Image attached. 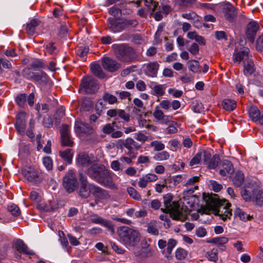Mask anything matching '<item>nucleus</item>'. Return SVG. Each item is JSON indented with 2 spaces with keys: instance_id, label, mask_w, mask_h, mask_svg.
Returning a JSON list of instances; mask_svg holds the SVG:
<instances>
[{
  "instance_id": "f8f14e48",
  "label": "nucleus",
  "mask_w": 263,
  "mask_h": 263,
  "mask_svg": "<svg viewBox=\"0 0 263 263\" xmlns=\"http://www.w3.org/2000/svg\"><path fill=\"white\" fill-rule=\"evenodd\" d=\"M102 65L104 69L111 72L117 71L121 67L120 63L109 57L102 58Z\"/></svg>"
},
{
  "instance_id": "3c124183",
  "label": "nucleus",
  "mask_w": 263,
  "mask_h": 263,
  "mask_svg": "<svg viewBox=\"0 0 263 263\" xmlns=\"http://www.w3.org/2000/svg\"><path fill=\"white\" fill-rule=\"evenodd\" d=\"M159 108H161L164 111L171 110V101L168 100H163L161 101L159 104V106H158Z\"/></svg>"
},
{
  "instance_id": "37998d69",
  "label": "nucleus",
  "mask_w": 263,
  "mask_h": 263,
  "mask_svg": "<svg viewBox=\"0 0 263 263\" xmlns=\"http://www.w3.org/2000/svg\"><path fill=\"white\" fill-rule=\"evenodd\" d=\"M189 69L193 73H197L199 71L200 65L198 61L193 60L189 61Z\"/></svg>"
},
{
  "instance_id": "c756f323",
  "label": "nucleus",
  "mask_w": 263,
  "mask_h": 263,
  "mask_svg": "<svg viewBox=\"0 0 263 263\" xmlns=\"http://www.w3.org/2000/svg\"><path fill=\"white\" fill-rule=\"evenodd\" d=\"M252 201L259 206L263 205V190H254L252 191Z\"/></svg>"
},
{
  "instance_id": "20e7f679",
  "label": "nucleus",
  "mask_w": 263,
  "mask_h": 263,
  "mask_svg": "<svg viewBox=\"0 0 263 263\" xmlns=\"http://www.w3.org/2000/svg\"><path fill=\"white\" fill-rule=\"evenodd\" d=\"M117 233L120 241L126 247H136L139 243L140 234L136 230L122 226L118 229Z\"/></svg>"
},
{
  "instance_id": "6e6d98bb",
  "label": "nucleus",
  "mask_w": 263,
  "mask_h": 263,
  "mask_svg": "<svg viewBox=\"0 0 263 263\" xmlns=\"http://www.w3.org/2000/svg\"><path fill=\"white\" fill-rule=\"evenodd\" d=\"M89 51V48L88 47L81 46L78 48L76 50L77 54L78 56L81 58L85 57Z\"/></svg>"
},
{
  "instance_id": "e2e57ef3",
  "label": "nucleus",
  "mask_w": 263,
  "mask_h": 263,
  "mask_svg": "<svg viewBox=\"0 0 263 263\" xmlns=\"http://www.w3.org/2000/svg\"><path fill=\"white\" fill-rule=\"evenodd\" d=\"M187 255L186 252L183 249H178L176 251V257L178 259H183L185 258Z\"/></svg>"
},
{
  "instance_id": "5fc2aeb1",
  "label": "nucleus",
  "mask_w": 263,
  "mask_h": 263,
  "mask_svg": "<svg viewBox=\"0 0 263 263\" xmlns=\"http://www.w3.org/2000/svg\"><path fill=\"white\" fill-rule=\"evenodd\" d=\"M82 106L84 109L88 111L93 107L92 102L88 98H85L82 102Z\"/></svg>"
},
{
  "instance_id": "f704fd0d",
  "label": "nucleus",
  "mask_w": 263,
  "mask_h": 263,
  "mask_svg": "<svg viewBox=\"0 0 263 263\" xmlns=\"http://www.w3.org/2000/svg\"><path fill=\"white\" fill-rule=\"evenodd\" d=\"M222 106L224 109L227 111H232L236 107V102L232 99H224L222 102Z\"/></svg>"
},
{
  "instance_id": "774afa93",
  "label": "nucleus",
  "mask_w": 263,
  "mask_h": 263,
  "mask_svg": "<svg viewBox=\"0 0 263 263\" xmlns=\"http://www.w3.org/2000/svg\"><path fill=\"white\" fill-rule=\"evenodd\" d=\"M256 47L257 50L263 49V34L258 37L256 41Z\"/></svg>"
},
{
  "instance_id": "7ed1b4c3",
  "label": "nucleus",
  "mask_w": 263,
  "mask_h": 263,
  "mask_svg": "<svg viewBox=\"0 0 263 263\" xmlns=\"http://www.w3.org/2000/svg\"><path fill=\"white\" fill-rule=\"evenodd\" d=\"M173 197L170 194L165 195L163 197V202L165 208L161 209L164 213L170 214V217L176 220L184 221L186 219V215L184 214L180 205L177 201H173Z\"/></svg>"
},
{
  "instance_id": "0eeeda50",
  "label": "nucleus",
  "mask_w": 263,
  "mask_h": 263,
  "mask_svg": "<svg viewBox=\"0 0 263 263\" xmlns=\"http://www.w3.org/2000/svg\"><path fill=\"white\" fill-rule=\"evenodd\" d=\"M63 185L69 193L73 192L78 186V181L75 171H69L63 179Z\"/></svg>"
},
{
  "instance_id": "4be33fe9",
  "label": "nucleus",
  "mask_w": 263,
  "mask_h": 263,
  "mask_svg": "<svg viewBox=\"0 0 263 263\" xmlns=\"http://www.w3.org/2000/svg\"><path fill=\"white\" fill-rule=\"evenodd\" d=\"M234 171L233 165L232 162L228 160H224L222 162V168L219 171V174L222 176H226L227 174H232Z\"/></svg>"
},
{
  "instance_id": "58836bf2",
  "label": "nucleus",
  "mask_w": 263,
  "mask_h": 263,
  "mask_svg": "<svg viewBox=\"0 0 263 263\" xmlns=\"http://www.w3.org/2000/svg\"><path fill=\"white\" fill-rule=\"evenodd\" d=\"M165 87L164 85H156L153 88L152 94L157 97H161L165 93Z\"/></svg>"
},
{
  "instance_id": "a18cd8bd",
  "label": "nucleus",
  "mask_w": 263,
  "mask_h": 263,
  "mask_svg": "<svg viewBox=\"0 0 263 263\" xmlns=\"http://www.w3.org/2000/svg\"><path fill=\"white\" fill-rule=\"evenodd\" d=\"M127 192L129 196L133 199L139 201L141 199L140 194L133 187H128L127 188Z\"/></svg>"
},
{
  "instance_id": "f03ea898",
  "label": "nucleus",
  "mask_w": 263,
  "mask_h": 263,
  "mask_svg": "<svg viewBox=\"0 0 263 263\" xmlns=\"http://www.w3.org/2000/svg\"><path fill=\"white\" fill-rule=\"evenodd\" d=\"M207 206L215 215H218L224 221L230 219L232 215L231 204L226 200H220L216 194L209 197Z\"/></svg>"
},
{
  "instance_id": "de8ad7c7",
  "label": "nucleus",
  "mask_w": 263,
  "mask_h": 263,
  "mask_svg": "<svg viewBox=\"0 0 263 263\" xmlns=\"http://www.w3.org/2000/svg\"><path fill=\"white\" fill-rule=\"evenodd\" d=\"M7 209L8 211L14 216H18L21 214V211L18 206L14 204L8 205Z\"/></svg>"
},
{
  "instance_id": "f257e3e1",
  "label": "nucleus",
  "mask_w": 263,
  "mask_h": 263,
  "mask_svg": "<svg viewBox=\"0 0 263 263\" xmlns=\"http://www.w3.org/2000/svg\"><path fill=\"white\" fill-rule=\"evenodd\" d=\"M87 175L99 183L111 189L117 186L112 179L113 173L106 169L104 165H92L87 171Z\"/></svg>"
},
{
  "instance_id": "39448f33",
  "label": "nucleus",
  "mask_w": 263,
  "mask_h": 263,
  "mask_svg": "<svg viewBox=\"0 0 263 263\" xmlns=\"http://www.w3.org/2000/svg\"><path fill=\"white\" fill-rule=\"evenodd\" d=\"M114 55L119 61L132 62L135 59L134 49L125 44H114L111 46Z\"/></svg>"
},
{
  "instance_id": "a211bd4d",
  "label": "nucleus",
  "mask_w": 263,
  "mask_h": 263,
  "mask_svg": "<svg viewBox=\"0 0 263 263\" xmlns=\"http://www.w3.org/2000/svg\"><path fill=\"white\" fill-rule=\"evenodd\" d=\"M258 29L259 26L255 22H251L247 25L246 34L248 39L252 43L254 42L255 37Z\"/></svg>"
},
{
  "instance_id": "a878e982",
  "label": "nucleus",
  "mask_w": 263,
  "mask_h": 263,
  "mask_svg": "<svg viewBox=\"0 0 263 263\" xmlns=\"http://www.w3.org/2000/svg\"><path fill=\"white\" fill-rule=\"evenodd\" d=\"M23 114H20L16 117L15 127L20 134H23L26 128V121L23 118Z\"/></svg>"
},
{
  "instance_id": "6ab92c4d",
  "label": "nucleus",
  "mask_w": 263,
  "mask_h": 263,
  "mask_svg": "<svg viewBox=\"0 0 263 263\" xmlns=\"http://www.w3.org/2000/svg\"><path fill=\"white\" fill-rule=\"evenodd\" d=\"M14 247L16 251L18 253L27 255H33L35 253L31 250H30L27 245L21 239H17L14 245Z\"/></svg>"
},
{
  "instance_id": "473e14b6",
  "label": "nucleus",
  "mask_w": 263,
  "mask_h": 263,
  "mask_svg": "<svg viewBox=\"0 0 263 263\" xmlns=\"http://www.w3.org/2000/svg\"><path fill=\"white\" fill-rule=\"evenodd\" d=\"M60 156L61 158L68 164H70L72 162V159L73 157V152L72 149L70 148H67L64 151H60Z\"/></svg>"
},
{
  "instance_id": "8fccbe9b",
  "label": "nucleus",
  "mask_w": 263,
  "mask_h": 263,
  "mask_svg": "<svg viewBox=\"0 0 263 263\" xmlns=\"http://www.w3.org/2000/svg\"><path fill=\"white\" fill-rule=\"evenodd\" d=\"M228 241V238L226 237H218L213 238L210 240V242L216 244L222 245L227 243Z\"/></svg>"
},
{
  "instance_id": "423d86ee",
  "label": "nucleus",
  "mask_w": 263,
  "mask_h": 263,
  "mask_svg": "<svg viewBox=\"0 0 263 263\" xmlns=\"http://www.w3.org/2000/svg\"><path fill=\"white\" fill-rule=\"evenodd\" d=\"M153 116L157 121L160 122L162 124H167L170 122L172 123V124L169 125L166 129L167 134H175L177 132L178 129L174 125V124L176 125L177 123L172 121V117L171 116L164 115L163 111L159 109L158 106L155 107Z\"/></svg>"
},
{
  "instance_id": "72a5a7b5",
  "label": "nucleus",
  "mask_w": 263,
  "mask_h": 263,
  "mask_svg": "<svg viewBox=\"0 0 263 263\" xmlns=\"http://www.w3.org/2000/svg\"><path fill=\"white\" fill-rule=\"evenodd\" d=\"M232 181L236 187H240L244 181L243 174L240 171L236 172L232 178Z\"/></svg>"
},
{
  "instance_id": "603ef678",
  "label": "nucleus",
  "mask_w": 263,
  "mask_h": 263,
  "mask_svg": "<svg viewBox=\"0 0 263 263\" xmlns=\"http://www.w3.org/2000/svg\"><path fill=\"white\" fill-rule=\"evenodd\" d=\"M43 163L47 170L49 171L52 169L53 162L51 157L49 156L44 157L43 158Z\"/></svg>"
},
{
  "instance_id": "13d9d810",
  "label": "nucleus",
  "mask_w": 263,
  "mask_h": 263,
  "mask_svg": "<svg viewBox=\"0 0 263 263\" xmlns=\"http://www.w3.org/2000/svg\"><path fill=\"white\" fill-rule=\"evenodd\" d=\"M134 138L142 143L147 140V137L141 132L134 134Z\"/></svg>"
},
{
  "instance_id": "c03bdc74",
  "label": "nucleus",
  "mask_w": 263,
  "mask_h": 263,
  "mask_svg": "<svg viewBox=\"0 0 263 263\" xmlns=\"http://www.w3.org/2000/svg\"><path fill=\"white\" fill-rule=\"evenodd\" d=\"M150 146L154 148V151L158 152L163 150L165 148V145L162 141L155 140L151 142Z\"/></svg>"
},
{
  "instance_id": "f3484780",
  "label": "nucleus",
  "mask_w": 263,
  "mask_h": 263,
  "mask_svg": "<svg viewBox=\"0 0 263 263\" xmlns=\"http://www.w3.org/2000/svg\"><path fill=\"white\" fill-rule=\"evenodd\" d=\"M91 194L95 197L96 200L101 201L110 198L108 191L93 184L91 187Z\"/></svg>"
},
{
  "instance_id": "49530a36",
  "label": "nucleus",
  "mask_w": 263,
  "mask_h": 263,
  "mask_svg": "<svg viewBox=\"0 0 263 263\" xmlns=\"http://www.w3.org/2000/svg\"><path fill=\"white\" fill-rule=\"evenodd\" d=\"M103 99L104 101L108 102L109 104H114L117 101V97L108 92H105L104 93L103 96Z\"/></svg>"
},
{
  "instance_id": "79ce46f5",
  "label": "nucleus",
  "mask_w": 263,
  "mask_h": 263,
  "mask_svg": "<svg viewBox=\"0 0 263 263\" xmlns=\"http://www.w3.org/2000/svg\"><path fill=\"white\" fill-rule=\"evenodd\" d=\"M145 6L151 11V15H152V13L155 12L157 10V8L158 6V2L153 0H144Z\"/></svg>"
},
{
  "instance_id": "dca6fc26",
  "label": "nucleus",
  "mask_w": 263,
  "mask_h": 263,
  "mask_svg": "<svg viewBox=\"0 0 263 263\" xmlns=\"http://www.w3.org/2000/svg\"><path fill=\"white\" fill-rule=\"evenodd\" d=\"M250 50L247 47H241L240 49H235L233 54V60L234 62L240 63L241 61H247L249 58Z\"/></svg>"
},
{
  "instance_id": "4468645a",
  "label": "nucleus",
  "mask_w": 263,
  "mask_h": 263,
  "mask_svg": "<svg viewBox=\"0 0 263 263\" xmlns=\"http://www.w3.org/2000/svg\"><path fill=\"white\" fill-rule=\"evenodd\" d=\"M222 11L225 18L229 22H234L236 20L237 16V10L232 5L228 4L224 6Z\"/></svg>"
},
{
  "instance_id": "052dcab7",
  "label": "nucleus",
  "mask_w": 263,
  "mask_h": 263,
  "mask_svg": "<svg viewBox=\"0 0 263 263\" xmlns=\"http://www.w3.org/2000/svg\"><path fill=\"white\" fill-rule=\"evenodd\" d=\"M1 65L4 68L8 69L12 68V65L10 61L5 58H0V66H1Z\"/></svg>"
},
{
  "instance_id": "b1692460",
  "label": "nucleus",
  "mask_w": 263,
  "mask_h": 263,
  "mask_svg": "<svg viewBox=\"0 0 263 263\" xmlns=\"http://www.w3.org/2000/svg\"><path fill=\"white\" fill-rule=\"evenodd\" d=\"M122 31L136 27L138 25V21L135 18H120Z\"/></svg>"
},
{
  "instance_id": "1a4fd4ad",
  "label": "nucleus",
  "mask_w": 263,
  "mask_h": 263,
  "mask_svg": "<svg viewBox=\"0 0 263 263\" xmlns=\"http://www.w3.org/2000/svg\"><path fill=\"white\" fill-rule=\"evenodd\" d=\"M212 151L206 150L204 155V164L209 169L216 168L220 162V158L218 155L215 154L212 157Z\"/></svg>"
},
{
  "instance_id": "ddd939ff",
  "label": "nucleus",
  "mask_w": 263,
  "mask_h": 263,
  "mask_svg": "<svg viewBox=\"0 0 263 263\" xmlns=\"http://www.w3.org/2000/svg\"><path fill=\"white\" fill-rule=\"evenodd\" d=\"M74 128L76 134L80 136L91 135L93 132L90 126L81 121L76 122Z\"/></svg>"
},
{
  "instance_id": "338daca9",
  "label": "nucleus",
  "mask_w": 263,
  "mask_h": 263,
  "mask_svg": "<svg viewBox=\"0 0 263 263\" xmlns=\"http://www.w3.org/2000/svg\"><path fill=\"white\" fill-rule=\"evenodd\" d=\"M241 194L243 199L246 201H250L252 200V194L251 195L250 193L246 189L242 190Z\"/></svg>"
},
{
  "instance_id": "c9c22d12",
  "label": "nucleus",
  "mask_w": 263,
  "mask_h": 263,
  "mask_svg": "<svg viewBox=\"0 0 263 263\" xmlns=\"http://www.w3.org/2000/svg\"><path fill=\"white\" fill-rule=\"evenodd\" d=\"M92 72L97 77L100 79L105 78L106 75L103 71L101 66L98 64H94L91 66Z\"/></svg>"
},
{
  "instance_id": "5701e85b",
  "label": "nucleus",
  "mask_w": 263,
  "mask_h": 263,
  "mask_svg": "<svg viewBox=\"0 0 263 263\" xmlns=\"http://www.w3.org/2000/svg\"><path fill=\"white\" fill-rule=\"evenodd\" d=\"M33 80L41 85H46L49 80L48 75L43 71H40L33 74Z\"/></svg>"
},
{
  "instance_id": "e433bc0d",
  "label": "nucleus",
  "mask_w": 263,
  "mask_h": 263,
  "mask_svg": "<svg viewBox=\"0 0 263 263\" xmlns=\"http://www.w3.org/2000/svg\"><path fill=\"white\" fill-rule=\"evenodd\" d=\"M205 152H206V150L199 151L191 159V161L190 162V166H194L199 164L201 161L202 158H203V160H204V153H205Z\"/></svg>"
},
{
  "instance_id": "4c0bfd02",
  "label": "nucleus",
  "mask_w": 263,
  "mask_h": 263,
  "mask_svg": "<svg viewBox=\"0 0 263 263\" xmlns=\"http://www.w3.org/2000/svg\"><path fill=\"white\" fill-rule=\"evenodd\" d=\"M170 158V154L167 151H161V152L156 153L153 157L154 160L161 161L168 160Z\"/></svg>"
},
{
  "instance_id": "0e129e2a",
  "label": "nucleus",
  "mask_w": 263,
  "mask_h": 263,
  "mask_svg": "<svg viewBox=\"0 0 263 263\" xmlns=\"http://www.w3.org/2000/svg\"><path fill=\"white\" fill-rule=\"evenodd\" d=\"M109 13L115 17L119 16L121 14V10L116 7H112L109 8Z\"/></svg>"
},
{
  "instance_id": "2f4dec72",
  "label": "nucleus",
  "mask_w": 263,
  "mask_h": 263,
  "mask_svg": "<svg viewBox=\"0 0 263 263\" xmlns=\"http://www.w3.org/2000/svg\"><path fill=\"white\" fill-rule=\"evenodd\" d=\"M248 112L249 117L253 121H258L260 116V112L256 106L254 105L250 106Z\"/></svg>"
},
{
  "instance_id": "412c9836",
  "label": "nucleus",
  "mask_w": 263,
  "mask_h": 263,
  "mask_svg": "<svg viewBox=\"0 0 263 263\" xmlns=\"http://www.w3.org/2000/svg\"><path fill=\"white\" fill-rule=\"evenodd\" d=\"M23 174L25 178L30 182L37 183L41 181L39 172L34 170L30 168H29V170H25L23 172Z\"/></svg>"
},
{
  "instance_id": "a19ab883",
  "label": "nucleus",
  "mask_w": 263,
  "mask_h": 263,
  "mask_svg": "<svg viewBox=\"0 0 263 263\" xmlns=\"http://www.w3.org/2000/svg\"><path fill=\"white\" fill-rule=\"evenodd\" d=\"M15 101L20 107L24 108L26 106L27 95L26 93L18 95L15 98Z\"/></svg>"
},
{
  "instance_id": "aec40b11",
  "label": "nucleus",
  "mask_w": 263,
  "mask_h": 263,
  "mask_svg": "<svg viewBox=\"0 0 263 263\" xmlns=\"http://www.w3.org/2000/svg\"><path fill=\"white\" fill-rule=\"evenodd\" d=\"M120 18H115L110 17L107 21V26L108 29L114 33L120 32L122 31Z\"/></svg>"
},
{
  "instance_id": "9b49d317",
  "label": "nucleus",
  "mask_w": 263,
  "mask_h": 263,
  "mask_svg": "<svg viewBox=\"0 0 263 263\" xmlns=\"http://www.w3.org/2000/svg\"><path fill=\"white\" fill-rule=\"evenodd\" d=\"M81 186L79 190V195L83 198H87L89 197L91 194V187L93 184L89 183L87 180L86 177L84 176L82 174H80Z\"/></svg>"
},
{
  "instance_id": "cd10ccee",
  "label": "nucleus",
  "mask_w": 263,
  "mask_h": 263,
  "mask_svg": "<svg viewBox=\"0 0 263 263\" xmlns=\"http://www.w3.org/2000/svg\"><path fill=\"white\" fill-rule=\"evenodd\" d=\"M41 22L37 19H32L26 25V33L29 35H33L35 33V28L40 24Z\"/></svg>"
},
{
  "instance_id": "c85d7f7f",
  "label": "nucleus",
  "mask_w": 263,
  "mask_h": 263,
  "mask_svg": "<svg viewBox=\"0 0 263 263\" xmlns=\"http://www.w3.org/2000/svg\"><path fill=\"white\" fill-rule=\"evenodd\" d=\"M159 65L157 62H149L146 64L147 76L151 77H156L159 69Z\"/></svg>"
},
{
  "instance_id": "864d4df0",
  "label": "nucleus",
  "mask_w": 263,
  "mask_h": 263,
  "mask_svg": "<svg viewBox=\"0 0 263 263\" xmlns=\"http://www.w3.org/2000/svg\"><path fill=\"white\" fill-rule=\"evenodd\" d=\"M206 257L211 261H216L218 259L217 249H213L206 253Z\"/></svg>"
},
{
  "instance_id": "bb28decb",
  "label": "nucleus",
  "mask_w": 263,
  "mask_h": 263,
  "mask_svg": "<svg viewBox=\"0 0 263 263\" xmlns=\"http://www.w3.org/2000/svg\"><path fill=\"white\" fill-rule=\"evenodd\" d=\"M255 70L254 62L252 59L243 61V73L246 77L251 76Z\"/></svg>"
},
{
  "instance_id": "393cba45",
  "label": "nucleus",
  "mask_w": 263,
  "mask_h": 263,
  "mask_svg": "<svg viewBox=\"0 0 263 263\" xmlns=\"http://www.w3.org/2000/svg\"><path fill=\"white\" fill-rule=\"evenodd\" d=\"M78 164L82 166H87L92 163L93 161L88 154L80 153L77 158Z\"/></svg>"
},
{
  "instance_id": "4d7b16f0",
  "label": "nucleus",
  "mask_w": 263,
  "mask_h": 263,
  "mask_svg": "<svg viewBox=\"0 0 263 263\" xmlns=\"http://www.w3.org/2000/svg\"><path fill=\"white\" fill-rule=\"evenodd\" d=\"M65 116L64 110L62 108H59L55 113V124L59 125L60 124V120Z\"/></svg>"
},
{
  "instance_id": "2eb2a0df",
  "label": "nucleus",
  "mask_w": 263,
  "mask_h": 263,
  "mask_svg": "<svg viewBox=\"0 0 263 263\" xmlns=\"http://www.w3.org/2000/svg\"><path fill=\"white\" fill-rule=\"evenodd\" d=\"M90 220L92 223L99 224L106 227L112 233H114V227L110 221L105 219L97 214L92 215L90 216Z\"/></svg>"
},
{
  "instance_id": "bf43d9fd",
  "label": "nucleus",
  "mask_w": 263,
  "mask_h": 263,
  "mask_svg": "<svg viewBox=\"0 0 263 263\" xmlns=\"http://www.w3.org/2000/svg\"><path fill=\"white\" fill-rule=\"evenodd\" d=\"M177 241L174 239H170L167 243L166 251L168 254H170L173 249L176 246Z\"/></svg>"
},
{
  "instance_id": "7c9ffc66",
  "label": "nucleus",
  "mask_w": 263,
  "mask_h": 263,
  "mask_svg": "<svg viewBox=\"0 0 263 263\" xmlns=\"http://www.w3.org/2000/svg\"><path fill=\"white\" fill-rule=\"evenodd\" d=\"M123 145L129 151H132L134 149H138L140 146L134 141L132 138H128L125 140H122Z\"/></svg>"
},
{
  "instance_id": "09e8293b",
  "label": "nucleus",
  "mask_w": 263,
  "mask_h": 263,
  "mask_svg": "<svg viewBox=\"0 0 263 263\" xmlns=\"http://www.w3.org/2000/svg\"><path fill=\"white\" fill-rule=\"evenodd\" d=\"M147 232L148 233L155 236L159 234V230L157 229L156 225L152 222L149 223L147 225Z\"/></svg>"
},
{
  "instance_id": "680f3d73",
  "label": "nucleus",
  "mask_w": 263,
  "mask_h": 263,
  "mask_svg": "<svg viewBox=\"0 0 263 263\" xmlns=\"http://www.w3.org/2000/svg\"><path fill=\"white\" fill-rule=\"evenodd\" d=\"M34 73H32L30 68H25L22 71L23 76L27 79L33 80V76Z\"/></svg>"
},
{
  "instance_id": "69168bd1",
  "label": "nucleus",
  "mask_w": 263,
  "mask_h": 263,
  "mask_svg": "<svg viewBox=\"0 0 263 263\" xmlns=\"http://www.w3.org/2000/svg\"><path fill=\"white\" fill-rule=\"evenodd\" d=\"M118 115L119 117L124 120L125 122H128L130 120V116L124 110H119Z\"/></svg>"
},
{
  "instance_id": "ea45409f",
  "label": "nucleus",
  "mask_w": 263,
  "mask_h": 263,
  "mask_svg": "<svg viewBox=\"0 0 263 263\" xmlns=\"http://www.w3.org/2000/svg\"><path fill=\"white\" fill-rule=\"evenodd\" d=\"M234 213L235 217H238L240 220L243 221H246L251 218L249 215L246 214L239 208H236Z\"/></svg>"
},
{
  "instance_id": "6e6552de",
  "label": "nucleus",
  "mask_w": 263,
  "mask_h": 263,
  "mask_svg": "<svg viewBox=\"0 0 263 263\" xmlns=\"http://www.w3.org/2000/svg\"><path fill=\"white\" fill-rule=\"evenodd\" d=\"M97 80L90 76L84 77L81 80L80 90L86 93H93L98 89Z\"/></svg>"
},
{
  "instance_id": "9d476101",
  "label": "nucleus",
  "mask_w": 263,
  "mask_h": 263,
  "mask_svg": "<svg viewBox=\"0 0 263 263\" xmlns=\"http://www.w3.org/2000/svg\"><path fill=\"white\" fill-rule=\"evenodd\" d=\"M61 145L64 146L72 147L74 144L70 135V127L68 125L63 124L60 128Z\"/></svg>"
}]
</instances>
